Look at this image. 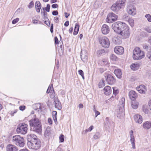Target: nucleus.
<instances>
[{"mask_svg":"<svg viewBox=\"0 0 151 151\" xmlns=\"http://www.w3.org/2000/svg\"><path fill=\"white\" fill-rule=\"evenodd\" d=\"M127 11L129 14L133 16L135 15L136 13V8L131 4L128 5Z\"/></svg>","mask_w":151,"mask_h":151,"instance_id":"10","label":"nucleus"},{"mask_svg":"<svg viewBox=\"0 0 151 151\" xmlns=\"http://www.w3.org/2000/svg\"><path fill=\"white\" fill-rule=\"evenodd\" d=\"M110 58L111 60L113 61H116L118 59L117 57L114 54H111L110 56Z\"/></svg>","mask_w":151,"mask_h":151,"instance_id":"31","label":"nucleus"},{"mask_svg":"<svg viewBox=\"0 0 151 151\" xmlns=\"http://www.w3.org/2000/svg\"><path fill=\"white\" fill-rule=\"evenodd\" d=\"M54 100L55 103V107L58 108V109H61L62 108L61 104L58 98H55Z\"/></svg>","mask_w":151,"mask_h":151,"instance_id":"22","label":"nucleus"},{"mask_svg":"<svg viewBox=\"0 0 151 151\" xmlns=\"http://www.w3.org/2000/svg\"><path fill=\"white\" fill-rule=\"evenodd\" d=\"M25 108V106H21L19 107L20 110L21 111H23L24 110Z\"/></svg>","mask_w":151,"mask_h":151,"instance_id":"63","label":"nucleus"},{"mask_svg":"<svg viewBox=\"0 0 151 151\" xmlns=\"http://www.w3.org/2000/svg\"><path fill=\"white\" fill-rule=\"evenodd\" d=\"M118 16L115 14L111 12L109 13L106 19V21L108 23H112L117 19Z\"/></svg>","mask_w":151,"mask_h":151,"instance_id":"8","label":"nucleus"},{"mask_svg":"<svg viewBox=\"0 0 151 151\" xmlns=\"http://www.w3.org/2000/svg\"><path fill=\"white\" fill-rule=\"evenodd\" d=\"M13 142L17 145L20 147H24V140L23 137L19 135L13 136L12 138Z\"/></svg>","mask_w":151,"mask_h":151,"instance_id":"4","label":"nucleus"},{"mask_svg":"<svg viewBox=\"0 0 151 151\" xmlns=\"http://www.w3.org/2000/svg\"><path fill=\"white\" fill-rule=\"evenodd\" d=\"M55 43L56 44H58V40L57 37H55L54 38Z\"/></svg>","mask_w":151,"mask_h":151,"instance_id":"62","label":"nucleus"},{"mask_svg":"<svg viewBox=\"0 0 151 151\" xmlns=\"http://www.w3.org/2000/svg\"><path fill=\"white\" fill-rule=\"evenodd\" d=\"M122 8L117 3L114 4L111 7V9L113 11L117 13Z\"/></svg>","mask_w":151,"mask_h":151,"instance_id":"18","label":"nucleus"},{"mask_svg":"<svg viewBox=\"0 0 151 151\" xmlns=\"http://www.w3.org/2000/svg\"><path fill=\"white\" fill-rule=\"evenodd\" d=\"M31 127V130L37 133L40 134L41 132L42 127L40 120L35 117L33 118L29 121Z\"/></svg>","mask_w":151,"mask_h":151,"instance_id":"1","label":"nucleus"},{"mask_svg":"<svg viewBox=\"0 0 151 151\" xmlns=\"http://www.w3.org/2000/svg\"><path fill=\"white\" fill-rule=\"evenodd\" d=\"M123 28L119 35L121 36L123 38H126L128 37L130 35L129 28L127 25Z\"/></svg>","mask_w":151,"mask_h":151,"instance_id":"9","label":"nucleus"},{"mask_svg":"<svg viewBox=\"0 0 151 151\" xmlns=\"http://www.w3.org/2000/svg\"><path fill=\"white\" fill-rule=\"evenodd\" d=\"M48 121L50 124H52V121L51 118H49L48 119Z\"/></svg>","mask_w":151,"mask_h":151,"instance_id":"64","label":"nucleus"},{"mask_svg":"<svg viewBox=\"0 0 151 151\" xmlns=\"http://www.w3.org/2000/svg\"><path fill=\"white\" fill-rule=\"evenodd\" d=\"M17 110H18L17 109H15L14 111H11L10 113V115L12 116H13L14 114L17 112Z\"/></svg>","mask_w":151,"mask_h":151,"instance_id":"54","label":"nucleus"},{"mask_svg":"<svg viewBox=\"0 0 151 151\" xmlns=\"http://www.w3.org/2000/svg\"><path fill=\"white\" fill-rule=\"evenodd\" d=\"M93 126L92 125H91L88 128L86 129V132H91L93 129Z\"/></svg>","mask_w":151,"mask_h":151,"instance_id":"55","label":"nucleus"},{"mask_svg":"<svg viewBox=\"0 0 151 151\" xmlns=\"http://www.w3.org/2000/svg\"><path fill=\"white\" fill-rule=\"evenodd\" d=\"M100 136V134L99 132H96L93 136V137L95 139H99Z\"/></svg>","mask_w":151,"mask_h":151,"instance_id":"40","label":"nucleus"},{"mask_svg":"<svg viewBox=\"0 0 151 151\" xmlns=\"http://www.w3.org/2000/svg\"><path fill=\"white\" fill-rule=\"evenodd\" d=\"M127 25L125 23L117 22L113 24L112 28L114 31L118 35L121 33L122 30Z\"/></svg>","mask_w":151,"mask_h":151,"instance_id":"2","label":"nucleus"},{"mask_svg":"<svg viewBox=\"0 0 151 151\" xmlns=\"http://www.w3.org/2000/svg\"><path fill=\"white\" fill-rule=\"evenodd\" d=\"M131 68L135 71L137 70L139 68V64L137 63H132L130 66Z\"/></svg>","mask_w":151,"mask_h":151,"instance_id":"28","label":"nucleus"},{"mask_svg":"<svg viewBox=\"0 0 151 151\" xmlns=\"http://www.w3.org/2000/svg\"><path fill=\"white\" fill-rule=\"evenodd\" d=\"M101 30L102 33L104 35L108 34L110 31L109 27L106 24L102 25Z\"/></svg>","mask_w":151,"mask_h":151,"instance_id":"17","label":"nucleus"},{"mask_svg":"<svg viewBox=\"0 0 151 151\" xmlns=\"http://www.w3.org/2000/svg\"><path fill=\"white\" fill-rule=\"evenodd\" d=\"M36 10L38 12H40L41 7V4L39 1H37L35 4Z\"/></svg>","mask_w":151,"mask_h":151,"instance_id":"25","label":"nucleus"},{"mask_svg":"<svg viewBox=\"0 0 151 151\" xmlns=\"http://www.w3.org/2000/svg\"><path fill=\"white\" fill-rule=\"evenodd\" d=\"M32 23L34 24H41V22L40 21L36 20V19H33L32 20Z\"/></svg>","mask_w":151,"mask_h":151,"instance_id":"48","label":"nucleus"},{"mask_svg":"<svg viewBox=\"0 0 151 151\" xmlns=\"http://www.w3.org/2000/svg\"><path fill=\"white\" fill-rule=\"evenodd\" d=\"M128 22L131 27H132L134 26V21L133 19L129 18L128 19Z\"/></svg>","mask_w":151,"mask_h":151,"instance_id":"36","label":"nucleus"},{"mask_svg":"<svg viewBox=\"0 0 151 151\" xmlns=\"http://www.w3.org/2000/svg\"><path fill=\"white\" fill-rule=\"evenodd\" d=\"M59 139L61 142H63L64 141V137L63 134H61L59 137Z\"/></svg>","mask_w":151,"mask_h":151,"instance_id":"50","label":"nucleus"},{"mask_svg":"<svg viewBox=\"0 0 151 151\" xmlns=\"http://www.w3.org/2000/svg\"><path fill=\"white\" fill-rule=\"evenodd\" d=\"M126 1V0H119L117 1L116 2L120 6L121 8L124 7L125 5V3Z\"/></svg>","mask_w":151,"mask_h":151,"instance_id":"29","label":"nucleus"},{"mask_svg":"<svg viewBox=\"0 0 151 151\" xmlns=\"http://www.w3.org/2000/svg\"><path fill=\"white\" fill-rule=\"evenodd\" d=\"M54 90H51V92L50 93V96L51 98L53 99L55 96V93L54 92Z\"/></svg>","mask_w":151,"mask_h":151,"instance_id":"45","label":"nucleus"},{"mask_svg":"<svg viewBox=\"0 0 151 151\" xmlns=\"http://www.w3.org/2000/svg\"><path fill=\"white\" fill-rule=\"evenodd\" d=\"M54 20L56 23H58L59 21V18L57 17H55Z\"/></svg>","mask_w":151,"mask_h":151,"instance_id":"58","label":"nucleus"},{"mask_svg":"<svg viewBox=\"0 0 151 151\" xmlns=\"http://www.w3.org/2000/svg\"><path fill=\"white\" fill-rule=\"evenodd\" d=\"M115 52L118 55L122 54L124 52L123 47L121 46H116L114 48Z\"/></svg>","mask_w":151,"mask_h":151,"instance_id":"14","label":"nucleus"},{"mask_svg":"<svg viewBox=\"0 0 151 151\" xmlns=\"http://www.w3.org/2000/svg\"><path fill=\"white\" fill-rule=\"evenodd\" d=\"M6 151H18V149L17 147L14 145L9 144L6 147Z\"/></svg>","mask_w":151,"mask_h":151,"instance_id":"12","label":"nucleus"},{"mask_svg":"<svg viewBox=\"0 0 151 151\" xmlns=\"http://www.w3.org/2000/svg\"><path fill=\"white\" fill-rule=\"evenodd\" d=\"M145 57L144 52L139 47H135L133 51V58L134 60H140Z\"/></svg>","mask_w":151,"mask_h":151,"instance_id":"3","label":"nucleus"},{"mask_svg":"<svg viewBox=\"0 0 151 151\" xmlns=\"http://www.w3.org/2000/svg\"><path fill=\"white\" fill-rule=\"evenodd\" d=\"M27 139L28 142H33L37 139H38L37 138V136L34 134H28L27 136Z\"/></svg>","mask_w":151,"mask_h":151,"instance_id":"15","label":"nucleus"},{"mask_svg":"<svg viewBox=\"0 0 151 151\" xmlns=\"http://www.w3.org/2000/svg\"><path fill=\"white\" fill-rule=\"evenodd\" d=\"M27 126L28 125L27 124H20L18 126L17 129V133L22 134H25L27 132Z\"/></svg>","mask_w":151,"mask_h":151,"instance_id":"5","label":"nucleus"},{"mask_svg":"<svg viewBox=\"0 0 151 151\" xmlns=\"http://www.w3.org/2000/svg\"><path fill=\"white\" fill-rule=\"evenodd\" d=\"M143 48L144 49H146L147 50H150V47H149L146 45H144Z\"/></svg>","mask_w":151,"mask_h":151,"instance_id":"56","label":"nucleus"},{"mask_svg":"<svg viewBox=\"0 0 151 151\" xmlns=\"http://www.w3.org/2000/svg\"><path fill=\"white\" fill-rule=\"evenodd\" d=\"M78 72L79 75H80L82 77L83 80L84 79V76L83 71L81 70H79Z\"/></svg>","mask_w":151,"mask_h":151,"instance_id":"44","label":"nucleus"},{"mask_svg":"<svg viewBox=\"0 0 151 151\" xmlns=\"http://www.w3.org/2000/svg\"><path fill=\"white\" fill-rule=\"evenodd\" d=\"M149 107L148 108L146 106H143V110L145 114H148L150 112Z\"/></svg>","mask_w":151,"mask_h":151,"instance_id":"32","label":"nucleus"},{"mask_svg":"<svg viewBox=\"0 0 151 151\" xmlns=\"http://www.w3.org/2000/svg\"><path fill=\"white\" fill-rule=\"evenodd\" d=\"M50 134V127H47L45 131V136H48Z\"/></svg>","mask_w":151,"mask_h":151,"instance_id":"38","label":"nucleus"},{"mask_svg":"<svg viewBox=\"0 0 151 151\" xmlns=\"http://www.w3.org/2000/svg\"><path fill=\"white\" fill-rule=\"evenodd\" d=\"M48 90H49L50 91H51V90H52L53 89V87L52 86V84L51 85H50L48 87L47 89Z\"/></svg>","mask_w":151,"mask_h":151,"instance_id":"59","label":"nucleus"},{"mask_svg":"<svg viewBox=\"0 0 151 151\" xmlns=\"http://www.w3.org/2000/svg\"><path fill=\"white\" fill-rule=\"evenodd\" d=\"M125 101V98L122 97L119 101V106L120 107V109L122 110L124 109Z\"/></svg>","mask_w":151,"mask_h":151,"instance_id":"24","label":"nucleus"},{"mask_svg":"<svg viewBox=\"0 0 151 151\" xmlns=\"http://www.w3.org/2000/svg\"><path fill=\"white\" fill-rule=\"evenodd\" d=\"M145 30L149 33H151V28L146 27L145 28Z\"/></svg>","mask_w":151,"mask_h":151,"instance_id":"51","label":"nucleus"},{"mask_svg":"<svg viewBox=\"0 0 151 151\" xmlns=\"http://www.w3.org/2000/svg\"><path fill=\"white\" fill-rule=\"evenodd\" d=\"M138 103L137 102L133 101L132 102V107L134 109H136L138 107Z\"/></svg>","mask_w":151,"mask_h":151,"instance_id":"35","label":"nucleus"},{"mask_svg":"<svg viewBox=\"0 0 151 151\" xmlns=\"http://www.w3.org/2000/svg\"><path fill=\"white\" fill-rule=\"evenodd\" d=\"M53 116L52 117L54 121L56 124H57V121L56 118L57 112L55 111H53L52 112Z\"/></svg>","mask_w":151,"mask_h":151,"instance_id":"34","label":"nucleus"},{"mask_svg":"<svg viewBox=\"0 0 151 151\" xmlns=\"http://www.w3.org/2000/svg\"><path fill=\"white\" fill-rule=\"evenodd\" d=\"M36 108L35 109V110H37L38 111L41 109V105L39 103L36 104Z\"/></svg>","mask_w":151,"mask_h":151,"instance_id":"46","label":"nucleus"},{"mask_svg":"<svg viewBox=\"0 0 151 151\" xmlns=\"http://www.w3.org/2000/svg\"><path fill=\"white\" fill-rule=\"evenodd\" d=\"M129 96L132 101H134L137 97V94L134 91H131L129 93Z\"/></svg>","mask_w":151,"mask_h":151,"instance_id":"20","label":"nucleus"},{"mask_svg":"<svg viewBox=\"0 0 151 151\" xmlns=\"http://www.w3.org/2000/svg\"><path fill=\"white\" fill-rule=\"evenodd\" d=\"M143 127L145 129H148L151 127V121H147L143 124Z\"/></svg>","mask_w":151,"mask_h":151,"instance_id":"23","label":"nucleus"},{"mask_svg":"<svg viewBox=\"0 0 151 151\" xmlns=\"http://www.w3.org/2000/svg\"><path fill=\"white\" fill-rule=\"evenodd\" d=\"M134 118L135 121L136 123L140 124L142 122V116L140 115L136 114L134 115Z\"/></svg>","mask_w":151,"mask_h":151,"instance_id":"19","label":"nucleus"},{"mask_svg":"<svg viewBox=\"0 0 151 151\" xmlns=\"http://www.w3.org/2000/svg\"><path fill=\"white\" fill-rule=\"evenodd\" d=\"M112 42L115 44H120L121 42V41L118 37H114L112 38Z\"/></svg>","mask_w":151,"mask_h":151,"instance_id":"27","label":"nucleus"},{"mask_svg":"<svg viewBox=\"0 0 151 151\" xmlns=\"http://www.w3.org/2000/svg\"><path fill=\"white\" fill-rule=\"evenodd\" d=\"M130 140L132 146V148L134 149H135V139L134 137L130 138Z\"/></svg>","mask_w":151,"mask_h":151,"instance_id":"33","label":"nucleus"},{"mask_svg":"<svg viewBox=\"0 0 151 151\" xmlns=\"http://www.w3.org/2000/svg\"><path fill=\"white\" fill-rule=\"evenodd\" d=\"M80 55L81 58L83 61L85 62L87 60V53L86 50H82L81 53Z\"/></svg>","mask_w":151,"mask_h":151,"instance_id":"16","label":"nucleus"},{"mask_svg":"<svg viewBox=\"0 0 151 151\" xmlns=\"http://www.w3.org/2000/svg\"><path fill=\"white\" fill-rule=\"evenodd\" d=\"M51 6L53 8H55L58 7V5L56 4H54L52 5Z\"/></svg>","mask_w":151,"mask_h":151,"instance_id":"60","label":"nucleus"},{"mask_svg":"<svg viewBox=\"0 0 151 151\" xmlns=\"http://www.w3.org/2000/svg\"><path fill=\"white\" fill-rule=\"evenodd\" d=\"M99 42L101 46L105 48L109 47L110 45V41L109 39L106 37L104 36L99 38Z\"/></svg>","mask_w":151,"mask_h":151,"instance_id":"7","label":"nucleus"},{"mask_svg":"<svg viewBox=\"0 0 151 151\" xmlns=\"http://www.w3.org/2000/svg\"><path fill=\"white\" fill-rule=\"evenodd\" d=\"M104 94L106 95H109L111 92V88L110 86H108L105 87L104 89Z\"/></svg>","mask_w":151,"mask_h":151,"instance_id":"21","label":"nucleus"},{"mask_svg":"<svg viewBox=\"0 0 151 151\" xmlns=\"http://www.w3.org/2000/svg\"><path fill=\"white\" fill-rule=\"evenodd\" d=\"M50 5L49 4H47L46 7L43 8V10H45L47 12H49L50 11Z\"/></svg>","mask_w":151,"mask_h":151,"instance_id":"47","label":"nucleus"},{"mask_svg":"<svg viewBox=\"0 0 151 151\" xmlns=\"http://www.w3.org/2000/svg\"><path fill=\"white\" fill-rule=\"evenodd\" d=\"M53 24H52L50 27V31L51 33H52L53 31Z\"/></svg>","mask_w":151,"mask_h":151,"instance_id":"61","label":"nucleus"},{"mask_svg":"<svg viewBox=\"0 0 151 151\" xmlns=\"http://www.w3.org/2000/svg\"><path fill=\"white\" fill-rule=\"evenodd\" d=\"M33 142V143L28 142L27 144L29 148L34 150H37L40 148L41 147V142L39 139H37Z\"/></svg>","mask_w":151,"mask_h":151,"instance_id":"6","label":"nucleus"},{"mask_svg":"<svg viewBox=\"0 0 151 151\" xmlns=\"http://www.w3.org/2000/svg\"><path fill=\"white\" fill-rule=\"evenodd\" d=\"M19 20V19L18 18H17L15 19H14L12 21V24H15Z\"/></svg>","mask_w":151,"mask_h":151,"instance_id":"53","label":"nucleus"},{"mask_svg":"<svg viewBox=\"0 0 151 151\" xmlns=\"http://www.w3.org/2000/svg\"><path fill=\"white\" fill-rule=\"evenodd\" d=\"M105 78L108 84L109 85L114 84L116 81V80L114 77L110 74L105 76Z\"/></svg>","mask_w":151,"mask_h":151,"instance_id":"11","label":"nucleus"},{"mask_svg":"<svg viewBox=\"0 0 151 151\" xmlns=\"http://www.w3.org/2000/svg\"><path fill=\"white\" fill-rule=\"evenodd\" d=\"M145 17L147 19L148 22H151V16L150 14H146L145 15Z\"/></svg>","mask_w":151,"mask_h":151,"instance_id":"43","label":"nucleus"},{"mask_svg":"<svg viewBox=\"0 0 151 151\" xmlns=\"http://www.w3.org/2000/svg\"><path fill=\"white\" fill-rule=\"evenodd\" d=\"M34 6V2L33 1H31L29 4V5L28 6V7L29 9L31 8H32Z\"/></svg>","mask_w":151,"mask_h":151,"instance_id":"52","label":"nucleus"},{"mask_svg":"<svg viewBox=\"0 0 151 151\" xmlns=\"http://www.w3.org/2000/svg\"><path fill=\"white\" fill-rule=\"evenodd\" d=\"M105 51L104 50H99L97 52V54L99 56L103 55L105 53Z\"/></svg>","mask_w":151,"mask_h":151,"instance_id":"39","label":"nucleus"},{"mask_svg":"<svg viewBox=\"0 0 151 151\" xmlns=\"http://www.w3.org/2000/svg\"><path fill=\"white\" fill-rule=\"evenodd\" d=\"M52 14L53 15L56 16L58 15V13L57 11H53Z\"/></svg>","mask_w":151,"mask_h":151,"instance_id":"57","label":"nucleus"},{"mask_svg":"<svg viewBox=\"0 0 151 151\" xmlns=\"http://www.w3.org/2000/svg\"><path fill=\"white\" fill-rule=\"evenodd\" d=\"M114 73L118 78H120L122 77V73L121 70L119 69H115L114 70Z\"/></svg>","mask_w":151,"mask_h":151,"instance_id":"26","label":"nucleus"},{"mask_svg":"<svg viewBox=\"0 0 151 151\" xmlns=\"http://www.w3.org/2000/svg\"><path fill=\"white\" fill-rule=\"evenodd\" d=\"M147 57L151 60V52H148L146 55Z\"/></svg>","mask_w":151,"mask_h":151,"instance_id":"49","label":"nucleus"},{"mask_svg":"<svg viewBox=\"0 0 151 151\" xmlns=\"http://www.w3.org/2000/svg\"><path fill=\"white\" fill-rule=\"evenodd\" d=\"M137 90L140 93L145 94L147 91L146 87L143 85H141L136 88Z\"/></svg>","mask_w":151,"mask_h":151,"instance_id":"13","label":"nucleus"},{"mask_svg":"<svg viewBox=\"0 0 151 151\" xmlns=\"http://www.w3.org/2000/svg\"><path fill=\"white\" fill-rule=\"evenodd\" d=\"M104 124L105 126H109L110 125V122L109 117H107L105 118V122Z\"/></svg>","mask_w":151,"mask_h":151,"instance_id":"37","label":"nucleus"},{"mask_svg":"<svg viewBox=\"0 0 151 151\" xmlns=\"http://www.w3.org/2000/svg\"><path fill=\"white\" fill-rule=\"evenodd\" d=\"M79 28V25L78 24H76L74 28L73 34L74 35H76L78 32Z\"/></svg>","mask_w":151,"mask_h":151,"instance_id":"30","label":"nucleus"},{"mask_svg":"<svg viewBox=\"0 0 151 151\" xmlns=\"http://www.w3.org/2000/svg\"><path fill=\"white\" fill-rule=\"evenodd\" d=\"M93 112L95 113V117H96L98 115L100 114V112L96 110L95 108V106H93Z\"/></svg>","mask_w":151,"mask_h":151,"instance_id":"42","label":"nucleus"},{"mask_svg":"<svg viewBox=\"0 0 151 151\" xmlns=\"http://www.w3.org/2000/svg\"><path fill=\"white\" fill-rule=\"evenodd\" d=\"M113 94L115 96L119 93V91L116 87H113Z\"/></svg>","mask_w":151,"mask_h":151,"instance_id":"41","label":"nucleus"}]
</instances>
